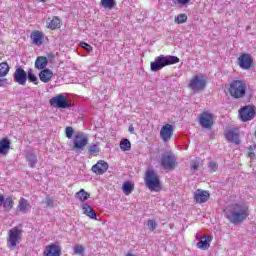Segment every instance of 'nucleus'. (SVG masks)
Segmentation results:
<instances>
[{"instance_id": "f257e3e1", "label": "nucleus", "mask_w": 256, "mask_h": 256, "mask_svg": "<svg viewBox=\"0 0 256 256\" xmlns=\"http://www.w3.org/2000/svg\"><path fill=\"white\" fill-rule=\"evenodd\" d=\"M224 215L233 225H237L249 217V207L245 204H232L225 210Z\"/></svg>"}, {"instance_id": "f03ea898", "label": "nucleus", "mask_w": 256, "mask_h": 256, "mask_svg": "<svg viewBox=\"0 0 256 256\" xmlns=\"http://www.w3.org/2000/svg\"><path fill=\"white\" fill-rule=\"evenodd\" d=\"M179 57L177 56H171V55H160L155 58L153 62L150 63V69L154 73H157V71H161L163 67H167L168 65H175L179 63Z\"/></svg>"}, {"instance_id": "7ed1b4c3", "label": "nucleus", "mask_w": 256, "mask_h": 256, "mask_svg": "<svg viewBox=\"0 0 256 256\" xmlns=\"http://www.w3.org/2000/svg\"><path fill=\"white\" fill-rule=\"evenodd\" d=\"M179 57L177 56H171V55H160L155 58L153 62L150 63V69L154 73H157V71H161L163 67H167L168 65H175L179 63Z\"/></svg>"}, {"instance_id": "20e7f679", "label": "nucleus", "mask_w": 256, "mask_h": 256, "mask_svg": "<svg viewBox=\"0 0 256 256\" xmlns=\"http://www.w3.org/2000/svg\"><path fill=\"white\" fill-rule=\"evenodd\" d=\"M228 91L234 99H241V97H245V93H247V84H245L243 80H233L230 83Z\"/></svg>"}, {"instance_id": "39448f33", "label": "nucleus", "mask_w": 256, "mask_h": 256, "mask_svg": "<svg viewBox=\"0 0 256 256\" xmlns=\"http://www.w3.org/2000/svg\"><path fill=\"white\" fill-rule=\"evenodd\" d=\"M145 181L146 187H148L150 191H161V181L159 180V174L155 170H147Z\"/></svg>"}, {"instance_id": "423d86ee", "label": "nucleus", "mask_w": 256, "mask_h": 256, "mask_svg": "<svg viewBox=\"0 0 256 256\" xmlns=\"http://www.w3.org/2000/svg\"><path fill=\"white\" fill-rule=\"evenodd\" d=\"M160 165L164 171H173L177 166V158L173 153L166 152L161 156Z\"/></svg>"}, {"instance_id": "0eeeda50", "label": "nucleus", "mask_w": 256, "mask_h": 256, "mask_svg": "<svg viewBox=\"0 0 256 256\" xmlns=\"http://www.w3.org/2000/svg\"><path fill=\"white\" fill-rule=\"evenodd\" d=\"M199 125L202 129H213V125H215V116L209 111L202 112L199 115Z\"/></svg>"}, {"instance_id": "6e6552de", "label": "nucleus", "mask_w": 256, "mask_h": 256, "mask_svg": "<svg viewBox=\"0 0 256 256\" xmlns=\"http://www.w3.org/2000/svg\"><path fill=\"white\" fill-rule=\"evenodd\" d=\"M88 143L89 138L87 137V134L84 132H79L73 138V147L75 151H83V149L87 147Z\"/></svg>"}, {"instance_id": "1a4fd4ad", "label": "nucleus", "mask_w": 256, "mask_h": 256, "mask_svg": "<svg viewBox=\"0 0 256 256\" xmlns=\"http://www.w3.org/2000/svg\"><path fill=\"white\" fill-rule=\"evenodd\" d=\"M8 235L7 245L9 249H14V247H17V243H19V240L21 239L22 231L21 229L14 227L9 230Z\"/></svg>"}, {"instance_id": "9d476101", "label": "nucleus", "mask_w": 256, "mask_h": 256, "mask_svg": "<svg viewBox=\"0 0 256 256\" xmlns=\"http://www.w3.org/2000/svg\"><path fill=\"white\" fill-rule=\"evenodd\" d=\"M188 87L197 93V91H203L207 87V81L203 79V75H196L190 80Z\"/></svg>"}, {"instance_id": "9b49d317", "label": "nucleus", "mask_w": 256, "mask_h": 256, "mask_svg": "<svg viewBox=\"0 0 256 256\" xmlns=\"http://www.w3.org/2000/svg\"><path fill=\"white\" fill-rule=\"evenodd\" d=\"M49 103L51 107H56L57 109H69L71 107V104L63 94L52 97Z\"/></svg>"}, {"instance_id": "f8f14e48", "label": "nucleus", "mask_w": 256, "mask_h": 256, "mask_svg": "<svg viewBox=\"0 0 256 256\" xmlns=\"http://www.w3.org/2000/svg\"><path fill=\"white\" fill-rule=\"evenodd\" d=\"M255 113V107L246 105L239 110V117L243 123H247V121H251L255 117Z\"/></svg>"}, {"instance_id": "ddd939ff", "label": "nucleus", "mask_w": 256, "mask_h": 256, "mask_svg": "<svg viewBox=\"0 0 256 256\" xmlns=\"http://www.w3.org/2000/svg\"><path fill=\"white\" fill-rule=\"evenodd\" d=\"M224 137L229 143H233L234 145H239L241 143V140L239 139V128H230L226 130Z\"/></svg>"}, {"instance_id": "4468645a", "label": "nucleus", "mask_w": 256, "mask_h": 256, "mask_svg": "<svg viewBox=\"0 0 256 256\" xmlns=\"http://www.w3.org/2000/svg\"><path fill=\"white\" fill-rule=\"evenodd\" d=\"M13 79L15 83L18 85H26L27 84V72L23 69V67L19 66L16 68Z\"/></svg>"}, {"instance_id": "2eb2a0df", "label": "nucleus", "mask_w": 256, "mask_h": 256, "mask_svg": "<svg viewBox=\"0 0 256 256\" xmlns=\"http://www.w3.org/2000/svg\"><path fill=\"white\" fill-rule=\"evenodd\" d=\"M238 65L244 70L251 69V65H253V58L251 57V54L244 53L240 55L238 58Z\"/></svg>"}, {"instance_id": "dca6fc26", "label": "nucleus", "mask_w": 256, "mask_h": 256, "mask_svg": "<svg viewBox=\"0 0 256 256\" xmlns=\"http://www.w3.org/2000/svg\"><path fill=\"white\" fill-rule=\"evenodd\" d=\"M171 137H173V125L166 124L162 126L160 130V139H162L164 143H168V141H171Z\"/></svg>"}, {"instance_id": "f3484780", "label": "nucleus", "mask_w": 256, "mask_h": 256, "mask_svg": "<svg viewBox=\"0 0 256 256\" xmlns=\"http://www.w3.org/2000/svg\"><path fill=\"white\" fill-rule=\"evenodd\" d=\"M107 169H109V164L104 160H99L92 166V171L96 175H103L104 173H107Z\"/></svg>"}, {"instance_id": "a211bd4d", "label": "nucleus", "mask_w": 256, "mask_h": 256, "mask_svg": "<svg viewBox=\"0 0 256 256\" xmlns=\"http://www.w3.org/2000/svg\"><path fill=\"white\" fill-rule=\"evenodd\" d=\"M209 197H211V194H209V191L197 189L194 194V200L196 203H207L209 201Z\"/></svg>"}, {"instance_id": "6ab92c4d", "label": "nucleus", "mask_w": 256, "mask_h": 256, "mask_svg": "<svg viewBox=\"0 0 256 256\" xmlns=\"http://www.w3.org/2000/svg\"><path fill=\"white\" fill-rule=\"evenodd\" d=\"M44 256H61V246L51 244L46 247Z\"/></svg>"}, {"instance_id": "aec40b11", "label": "nucleus", "mask_w": 256, "mask_h": 256, "mask_svg": "<svg viewBox=\"0 0 256 256\" xmlns=\"http://www.w3.org/2000/svg\"><path fill=\"white\" fill-rule=\"evenodd\" d=\"M30 39H32L34 45H43L44 34L39 30H35L31 33Z\"/></svg>"}, {"instance_id": "412c9836", "label": "nucleus", "mask_w": 256, "mask_h": 256, "mask_svg": "<svg viewBox=\"0 0 256 256\" xmlns=\"http://www.w3.org/2000/svg\"><path fill=\"white\" fill-rule=\"evenodd\" d=\"M39 79L42 83H49L51 79H53V71L51 69L45 68L44 70L40 71Z\"/></svg>"}, {"instance_id": "4be33fe9", "label": "nucleus", "mask_w": 256, "mask_h": 256, "mask_svg": "<svg viewBox=\"0 0 256 256\" xmlns=\"http://www.w3.org/2000/svg\"><path fill=\"white\" fill-rule=\"evenodd\" d=\"M11 149V141L9 138H3L0 140V155H7Z\"/></svg>"}, {"instance_id": "5701e85b", "label": "nucleus", "mask_w": 256, "mask_h": 256, "mask_svg": "<svg viewBox=\"0 0 256 256\" xmlns=\"http://www.w3.org/2000/svg\"><path fill=\"white\" fill-rule=\"evenodd\" d=\"M61 27V19L58 16H54L52 19L48 18L47 20V28L48 29H59Z\"/></svg>"}, {"instance_id": "b1692460", "label": "nucleus", "mask_w": 256, "mask_h": 256, "mask_svg": "<svg viewBox=\"0 0 256 256\" xmlns=\"http://www.w3.org/2000/svg\"><path fill=\"white\" fill-rule=\"evenodd\" d=\"M212 237L207 235L204 237V240L201 239L198 243H197V247L198 249H201L202 251H206V249H209V247H211V241H212Z\"/></svg>"}, {"instance_id": "393cba45", "label": "nucleus", "mask_w": 256, "mask_h": 256, "mask_svg": "<svg viewBox=\"0 0 256 256\" xmlns=\"http://www.w3.org/2000/svg\"><path fill=\"white\" fill-rule=\"evenodd\" d=\"M82 209L84 211V215H87L90 219H95V221H97V213H95V210L89 204H83Z\"/></svg>"}, {"instance_id": "a878e982", "label": "nucleus", "mask_w": 256, "mask_h": 256, "mask_svg": "<svg viewBox=\"0 0 256 256\" xmlns=\"http://www.w3.org/2000/svg\"><path fill=\"white\" fill-rule=\"evenodd\" d=\"M48 63L49 60H47V57L39 56L35 61V68L39 70H44L47 67Z\"/></svg>"}, {"instance_id": "bb28decb", "label": "nucleus", "mask_w": 256, "mask_h": 256, "mask_svg": "<svg viewBox=\"0 0 256 256\" xmlns=\"http://www.w3.org/2000/svg\"><path fill=\"white\" fill-rule=\"evenodd\" d=\"M0 205H3L5 211H11L13 209V198L7 197L6 199L3 198L2 202H0Z\"/></svg>"}, {"instance_id": "cd10ccee", "label": "nucleus", "mask_w": 256, "mask_h": 256, "mask_svg": "<svg viewBox=\"0 0 256 256\" xmlns=\"http://www.w3.org/2000/svg\"><path fill=\"white\" fill-rule=\"evenodd\" d=\"M26 75L30 83H34V85H39V79L36 77L35 72H33V69H28Z\"/></svg>"}, {"instance_id": "c85d7f7f", "label": "nucleus", "mask_w": 256, "mask_h": 256, "mask_svg": "<svg viewBox=\"0 0 256 256\" xmlns=\"http://www.w3.org/2000/svg\"><path fill=\"white\" fill-rule=\"evenodd\" d=\"M26 160L28 161V165L33 169L37 165V156L33 153H29L26 155Z\"/></svg>"}, {"instance_id": "c756f323", "label": "nucleus", "mask_w": 256, "mask_h": 256, "mask_svg": "<svg viewBox=\"0 0 256 256\" xmlns=\"http://www.w3.org/2000/svg\"><path fill=\"white\" fill-rule=\"evenodd\" d=\"M9 69V64H7V62L0 63V77H7Z\"/></svg>"}, {"instance_id": "7c9ffc66", "label": "nucleus", "mask_w": 256, "mask_h": 256, "mask_svg": "<svg viewBox=\"0 0 256 256\" xmlns=\"http://www.w3.org/2000/svg\"><path fill=\"white\" fill-rule=\"evenodd\" d=\"M76 197L81 201H87L91 197V194H89L85 189H81L79 192L76 193Z\"/></svg>"}, {"instance_id": "2f4dec72", "label": "nucleus", "mask_w": 256, "mask_h": 256, "mask_svg": "<svg viewBox=\"0 0 256 256\" xmlns=\"http://www.w3.org/2000/svg\"><path fill=\"white\" fill-rule=\"evenodd\" d=\"M133 189L134 187L131 182H125L122 186V190L125 195H131V193H133Z\"/></svg>"}, {"instance_id": "473e14b6", "label": "nucleus", "mask_w": 256, "mask_h": 256, "mask_svg": "<svg viewBox=\"0 0 256 256\" xmlns=\"http://www.w3.org/2000/svg\"><path fill=\"white\" fill-rule=\"evenodd\" d=\"M120 149L122 151H131V141L125 138L120 142Z\"/></svg>"}, {"instance_id": "72a5a7b5", "label": "nucleus", "mask_w": 256, "mask_h": 256, "mask_svg": "<svg viewBox=\"0 0 256 256\" xmlns=\"http://www.w3.org/2000/svg\"><path fill=\"white\" fill-rule=\"evenodd\" d=\"M27 207H29V203L25 198H21L18 205V211L25 213V211H27Z\"/></svg>"}, {"instance_id": "f704fd0d", "label": "nucleus", "mask_w": 256, "mask_h": 256, "mask_svg": "<svg viewBox=\"0 0 256 256\" xmlns=\"http://www.w3.org/2000/svg\"><path fill=\"white\" fill-rule=\"evenodd\" d=\"M101 5L104 9H113L115 7V0H101Z\"/></svg>"}, {"instance_id": "c9c22d12", "label": "nucleus", "mask_w": 256, "mask_h": 256, "mask_svg": "<svg viewBox=\"0 0 256 256\" xmlns=\"http://www.w3.org/2000/svg\"><path fill=\"white\" fill-rule=\"evenodd\" d=\"M175 23L177 25H182L183 23H187V14H179L178 16L175 17Z\"/></svg>"}, {"instance_id": "e433bc0d", "label": "nucleus", "mask_w": 256, "mask_h": 256, "mask_svg": "<svg viewBox=\"0 0 256 256\" xmlns=\"http://www.w3.org/2000/svg\"><path fill=\"white\" fill-rule=\"evenodd\" d=\"M199 167H201V160L199 159L193 160L190 164L191 171H198Z\"/></svg>"}, {"instance_id": "4c0bfd02", "label": "nucleus", "mask_w": 256, "mask_h": 256, "mask_svg": "<svg viewBox=\"0 0 256 256\" xmlns=\"http://www.w3.org/2000/svg\"><path fill=\"white\" fill-rule=\"evenodd\" d=\"M99 151H101V150L99 149V145H97V144L91 145L88 149L89 155H97V153H99Z\"/></svg>"}, {"instance_id": "58836bf2", "label": "nucleus", "mask_w": 256, "mask_h": 256, "mask_svg": "<svg viewBox=\"0 0 256 256\" xmlns=\"http://www.w3.org/2000/svg\"><path fill=\"white\" fill-rule=\"evenodd\" d=\"M74 133H75V129H73V127L67 126L65 128V135H66L67 139H73Z\"/></svg>"}, {"instance_id": "ea45409f", "label": "nucleus", "mask_w": 256, "mask_h": 256, "mask_svg": "<svg viewBox=\"0 0 256 256\" xmlns=\"http://www.w3.org/2000/svg\"><path fill=\"white\" fill-rule=\"evenodd\" d=\"M85 253V247L77 244L74 246V254L75 255H83Z\"/></svg>"}, {"instance_id": "a19ab883", "label": "nucleus", "mask_w": 256, "mask_h": 256, "mask_svg": "<svg viewBox=\"0 0 256 256\" xmlns=\"http://www.w3.org/2000/svg\"><path fill=\"white\" fill-rule=\"evenodd\" d=\"M208 167H209L211 173H215V171H217V169H219V164H217V162L211 160L208 164Z\"/></svg>"}, {"instance_id": "79ce46f5", "label": "nucleus", "mask_w": 256, "mask_h": 256, "mask_svg": "<svg viewBox=\"0 0 256 256\" xmlns=\"http://www.w3.org/2000/svg\"><path fill=\"white\" fill-rule=\"evenodd\" d=\"M45 204H46V207H50V208L55 207V201L53 200V197L47 195L45 198Z\"/></svg>"}, {"instance_id": "37998d69", "label": "nucleus", "mask_w": 256, "mask_h": 256, "mask_svg": "<svg viewBox=\"0 0 256 256\" xmlns=\"http://www.w3.org/2000/svg\"><path fill=\"white\" fill-rule=\"evenodd\" d=\"M147 227L149 231H155V229H157V222L150 219L147 221Z\"/></svg>"}, {"instance_id": "c03bdc74", "label": "nucleus", "mask_w": 256, "mask_h": 256, "mask_svg": "<svg viewBox=\"0 0 256 256\" xmlns=\"http://www.w3.org/2000/svg\"><path fill=\"white\" fill-rule=\"evenodd\" d=\"M79 45H80V47L85 49V51H88V53H92V51H93L92 45H89L87 42H80Z\"/></svg>"}, {"instance_id": "a18cd8bd", "label": "nucleus", "mask_w": 256, "mask_h": 256, "mask_svg": "<svg viewBox=\"0 0 256 256\" xmlns=\"http://www.w3.org/2000/svg\"><path fill=\"white\" fill-rule=\"evenodd\" d=\"M5 85H9V81L6 78H0V87H5Z\"/></svg>"}, {"instance_id": "49530a36", "label": "nucleus", "mask_w": 256, "mask_h": 256, "mask_svg": "<svg viewBox=\"0 0 256 256\" xmlns=\"http://www.w3.org/2000/svg\"><path fill=\"white\" fill-rule=\"evenodd\" d=\"M190 1L191 0H176L175 3H178V5H187Z\"/></svg>"}, {"instance_id": "de8ad7c7", "label": "nucleus", "mask_w": 256, "mask_h": 256, "mask_svg": "<svg viewBox=\"0 0 256 256\" xmlns=\"http://www.w3.org/2000/svg\"><path fill=\"white\" fill-rule=\"evenodd\" d=\"M128 131H129V133H131L132 135H135V128L133 127V124H130V125H129Z\"/></svg>"}, {"instance_id": "09e8293b", "label": "nucleus", "mask_w": 256, "mask_h": 256, "mask_svg": "<svg viewBox=\"0 0 256 256\" xmlns=\"http://www.w3.org/2000/svg\"><path fill=\"white\" fill-rule=\"evenodd\" d=\"M48 0H40L41 3H47Z\"/></svg>"}]
</instances>
